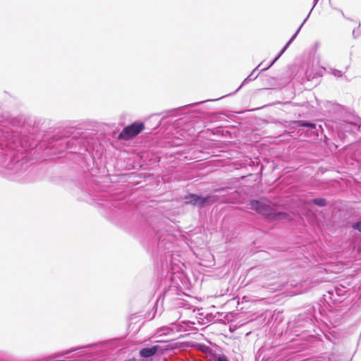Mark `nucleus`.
Returning a JSON list of instances; mask_svg holds the SVG:
<instances>
[{
  "label": "nucleus",
  "instance_id": "nucleus-1",
  "mask_svg": "<svg viewBox=\"0 0 361 361\" xmlns=\"http://www.w3.org/2000/svg\"><path fill=\"white\" fill-rule=\"evenodd\" d=\"M145 128L143 123H133L124 128L118 135L119 140H129L136 137Z\"/></svg>",
  "mask_w": 361,
  "mask_h": 361
},
{
  "label": "nucleus",
  "instance_id": "nucleus-7",
  "mask_svg": "<svg viewBox=\"0 0 361 361\" xmlns=\"http://www.w3.org/2000/svg\"><path fill=\"white\" fill-rule=\"evenodd\" d=\"M295 123L302 127H309L312 129L316 128V125L314 123H309L305 121H297Z\"/></svg>",
  "mask_w": 361,
  "mask_h": 361
},
{
  "label": "nucleus",
  "instance_id": "nucleus-9",
  "mask_svg": "<svg viewBox=\"0 0 361 361\" xmlns=\"http://www.w3.org/2000/svg\"><path fill=\"white\" fill-rule=\"evenodd\" d=\"M353 228L361 232V221L356 222L353 225Z\"/></svg>",
  "mask_w": 361,
  "mask_h": 361
},
{
  "label": "nucleus",
  "instance_id": "nucleus-2",
  "mask_svg": "<svg viewBox=\"0 0 361 361\" xmlns=\"http://www.w3.org/2000/svg\"><path fill=\"white\" fill-rule=\"evenodd\" d=\"M185 204L193 206L204 207L207 204H212L218 201L216 196H207L202 197L195 194H190L185 197Z\"/></svg>",
  "mask_w": 361,
  "mask_h": 361
},
{
  "label": "nucleus",
  "instance_id": "nucleus-3",
  "mask_svg": "<svg viewBox=\"0 0 361 361\" xmlns=\"http://www.w3.org/2000/svg\"><path fill=\"white\" fill-rule=\"evenodd\" d=\"M158 348H159V347L157 345H154L149 348H142L140 351V355L142 357H149L157 353Z\"/></svg>",
  "mask_w": 361,
  "mask_h": 361
},
{
  "label": "nucleus",
  "instance_id": "nucleus-8",
  "mask_svg": "<svg viewBox=\"0 0 361 361\" xmlns=\"http://www.w3.org/2000/svg\"><path fill=\"white\" fill-rule=\"evenodd\" d=\"M311 202L319 207H324L326 205V200L324 198L313 199L311 200Z\"/></svg>",
  "mask_w": 361,
  "mask_h": 361
},
{
  "label": "nucleus",
  "instance_id": "nucleus-4",
  "mask_svg": "<svg viewBox=\"0 0 361 361\" xmlns=\"http://www.w3.org/2000/svg\"><path fill=\"white\" fill-rule=\"evenodd\" d=\"M271 220H281V219H288L290 220V216L288 214L285 212H276L273 210L272 215L271 216Z\"/></svg>",
  "mask_w": 361,
  "mask_h": 361
},
{
  "label": "nucleus",
  "instance_id": "nucleus-5",
  "mask_svg": "<svg viewBox=\"0 0 361 361\" xmlns=\"http://www.w3.org/2000/svg\"><path fill=\"white\" fill-rule=\"evenodd\" d=\"M273 210L274 209L271 208L269 205L264 204L262 208L260 209L259 214L267 216L270 219L272 215Z\"/></svg>",
  "mask_w": 361,
  "mask_h": 361
},
{
  "label": "nucleus",
  "instance_id": "nucleus-6",
  "mask_svg": "<svg viewBox=\"0 0 361 361\" xmlns=\"http://www.w3.org/2000/svg\"><path fill=\"white\" fill-rule=\"evenodd\" d=\"M264 204V203L257 200H251L250 202V209L257 212L259 214L260 209L262 208Z\"/></svg>",
  "mask_w": 361,
  "mask_h": 361
},
{
  "label": "nucleus",
  "instance_id": "nucleus-11",
  "mask_svg": "<svg viewBox=\"0 0 361 361\" xmlns=\"http://www.w3.org/2000/svg\"><path fill=\"white\" fill-rule=\"evenodd\" d=\"M290 43V41H289L287 44L286 45V47L282 49L281 52H283L284 50L286 49V47L289 45V44Z\"/></svg>",
  "mask_w": 361,
  "mask_h": 361
},
{
  "label": "nucleus",
  "instance_id": "nucleus-12",
  "mask_svg": "<svg viewBox=\"0 0 361 361\" xmlns=\"http://www.w3.org/2000/svg\"><path fill=\"white\" fill-rule=\"evenodd\" d=\"M125 361H136V359L133 357V358H130V359H128V360H126Z\"/></svg>",
  "mask_w": 361,
  "mask_h": 361
},
{
  "label": "nucleus",
  "instance_id": "nucleus-10",
  "mask_svg": "<svg viewBox=\"0 0 361 361\" xmlns=\"http://www.w3.org/2000/svg\"><path fill=\"white\" fill-rule=\"evenodd\" d=\"M218 361H228V360L225 357H219Z\"/></svg>",
  "mask_w": 361,
  "mask_h": 361
}]
</instances>
